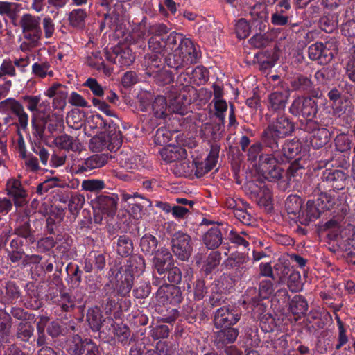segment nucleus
I'll list each match as a JSON object with an SVG mask.
<instances>
[{"label": "nucleus", "mask_w": 355, "mask_h": 355, "mask_svg": "<svg viewBox=\"0 0 355 355\" xmlns=\"http://www.w3.org/2000/svg\"><path fill=\"white\" fill-rule=\"evenodd\" d=\"M166 57V62L171 68L178 69L196 62L198 52L193 43L189 38H182L177 36L176 46Z\"/></svg>", "instance_id": "nucleus-1"}, {"label": "nucleus", "mask_w": 355, "mask_h": 355, "mask_svg": "<svg viewBox=\"0 0 355 355\" xmlns=\"http://www.w3.org/2000/svg\"><path fill=\"white\" fill-rule=\"evenodd\" d=\"M122 143L120 130L110 127L107 132H103L92 137L89 147L92 151L100 152L104 150L114 151L119 148Z\"/></svg>", "instance_id": "nucleus-2"}, {"label": "nucleus", "mask_w": 355, "mask_h": 355, "mask_svg": "<svg viewBox=\"0 0 355 355\" xmlns=\"http://www.w3.org/2000/svg\"><path fill=\"white\" fill-rule=\"evenodd\" d=\"M293 130V125L285 116H280L270 124L263 132L264 142L273 148L276 144V139L284 137L290 135Z\"/></svg>", "instance_id": "nucleus-3"}, {"label": "nucleus", "mask_w": 355, "mask_h": 355, "mask_svg": "<svg viewBox=\"0 0 355 355\" xmlns=\"http://www.w3.org/2000/svg\"><path fill=\"white\" fill-rule=\"evenodd\" d=\"M290 112L294 115H302L309 121H311L318 112L316 101L312 98L298 97L293 101L290 107ZM311 123L310 121V123Z\"/></svg>", "instance_id": "nucleus-4"}, {"label": "nucleus", "mask_w": 355, "mask_h": 355, "mask_svg": "<svg viewBox=\"0 0 355 355\" xmlns=\"http://www.w3.org/2000/svg\"><path fill=\"white\" fill-rule=\"evenodd\" d=\"M128 262L129 265L126 270L130 274V277L126 278L125 282H122V285L119 289V293L122 296H125L130 293L132 288L134 276L140 275L144 269V261L140 257H131Z\"/></svg>", "instance_id": "nucleus-5"}, {"label": "nucleus", "mask_w": 355, "mask_h": 355, "mask_svg": "<svg viewBox=\"0 0 355 355\" xmlns=\"http://www.w3.org/2000/svg\"><path fill=\"white\" fill-rule=\"evenodd\" d=\"M172 250L180 260H187L191 253L190 236L182 232H175L172 237Z\"/></svg>", "instance_id": "nucleus-6"}, {"label": "nucleus", "mask_w": 355, "mask_h": 355, "mask_svg": "<svg viewBox=\"0 0 355 355\" xmlns=\"http://www.w3.org/2000/svg\"><path fill=\"white\" fill-rule=\"evenodd\" d=\"M259 171L269 181H276L282 176L283 171L277 165V160L271 155H264L259 157Z\"/></svg>", "instance_id": "nucleus-7"}, {"label": "nucleus", "mask_w": 355, "mask_h": 355, "mask_svg": "<svg viewBox=\"0 0 355 355\" xmlns=\"http://www.w3.org/2000/svg\"><path fill=\"white\" fill-rule=\"evenodd\" d=\"M177 35L171 34L166 37L158 35H152L148 42L149 49L155 55H165L173 50L176 46Z\"/></svg>", "instance_id": "nucleus-8"}, {"label": "nucleus", "mask_w": 355, "mask_h": 355, "mask_svg": "<svg viewBox=\"0 0 355 355\" xmlns=\"http://www.w3.org/2000/svg\"><path fill=\"white\" fill-rule=\"evenodd\" d=\"M238 311L230 306L218 309L214 314V324L216 328L229 327L234 325L240 320Z\"/></svg>", "instance_id": "nucleus-9"}, {"label": "nucleus", "mask_w": 355, "mask_h": 355, "mask_svg": "<svg viewBox=\"0 0 355 355\" xmlns=\"http://www.w3.org/2000/svg\"><path fill=\"white\" fill-rule=\"evenodd\" d=\"M0 112L5 114H15L22 128H25L28 125V116L25 112L22 104L15 98H8L1 101Z\"/></svg>", "instance_id": "nucleus-10"}, {"label": "nucleus", "mask_w": 355, "mask_h": 355, "mask_svg": "<svg viewBox=\"0 0 355 355\" xmlns=\"http://www.w3.org/2000/svg\"><path fill=\"white\" fill-rule=\"evenodd\" d=\"M323 230L327 232L329 240H338L340 238L344 239L348 232H353V227L348 225L343 227V219H331L323 225Z\"/></svg>", "instance_id": "nucleus-11"}, {"label": "nucleus", "mask_w": 355, "mask_h": 355, "mask_svg": "<svg viewBox=\"0 0 355 355\" xmlns=\"http://www.w3.org/2000/svg\"><path fill=\"white\" fill-rule=\"evenodd\" d=\"M334 56V51L324 46L322 42H316L309 47V57L321 64L330 62Z\"/></svg>", "instance_id": "nucleus-12"}, {"label": "nucleus", "mask_w": 355, "mask_h": 355, "mask_svg": "<svg viewBox=\"0 0 355 355\" xmlns=\"http://www.w3.org/2000/svg\"><path fill=\"white\" fill-rule=\"evenodd\" d=\"M73 345L70 347L71 355H98V349L91 340H82L78 336L73 338Z\"/></svg>", "instance_id": "nucleus-13"}, {"label": "nucleus", "mask_w": 355, "mask_h": 355, "mask_svg": "<svg viewBox=\"0 0 355 355\" xmlns=\"http://www.w3.org/2000/svg\"><path fill=\"white\" fill-rule=\"evenodd\" d=\"M109 59L114 64L119 67H123L131 65L134 62L135 57L129 47L116 46L114 49Z\"/></svg>", "instance_id": "nucleus-14"}, {"label": "nucleus", "mask_w": 355, "mask_h": 355, "mask_svg": "<svg viewBox=\"0 0 355 355\" xmlns=\"http://www.w3.org/2000/svg\"><path fill=\"white\" fill-rule=\"evenodd\" d=\"M8 195L14 198L16 207H21L26 202V192L22 189L20 181L16 179H10L6 184Z\"/></svg>", "instance_id": "nucleus-15"}, {"label": "nucleus", "mask_w": 355, "mask_h": 355, "mask_svg": "<svg viewBox=\"0 0 355 355\" xmlns=\"http://www.w3.org/2000/svg\"><path fill=\"white\" fill-rule=\"evenodd\" d=\"M218 157V152L212 149L204 161L194 160L196 175L198 178L209 172L216 166Z\"/></svg>", "instance_id": "nucleus-16"}, {"label": "nucleus", "mask_w": 355, "mask_h": 355, "mask_svg": "<svg viewBox=\"0 0 355 355\" xmlns=\"http://www.w3.org/2000/svg\"><path fill=\"white\" fill-rule=\"evenodd\" d=\"M26 104L27 109L33 114L43 113L44 114L50 109L49 103L47 101H41V96L27 95L23 97Z\"/></svg>", "instance_id": "nucleus-17"}, {"label": "nucleus", "mask_w": 355, "mask_h": 355, "mask_svg": "<svg viewBox=\"0 0 355 355\" xmlns=\"http://www.w3.org/2000/svg\"><path fill=\"white\" fill-rule=\"evenodd\" d=\"M347 177V174L341 170H326L323 173V178L334 190H341L345 187Z\"/></svg>", "instance_id": "nucleus-18"}, {"label": "nucleus", "mask_w": 355, "mask_h": 355, "mask_svg": "<svg viewBox=\"0 0 355 355\" xmlns=\"http://www.w3.org/2000/svg\"><path fill=\"white\" fill-rule=\"evenodd\" d=\"M172 262V255L166 248H161L155 252L154 265L159 274L162 275L169 269Z\"/></svg>", "instance_id": "nucleus-19"}, {"label": "nucleus", "mask_w": 355, "mask_h": 355, "mask_svg": "<svg viewBox=\"0 0 355 355\" xmlns=\"http://www.w3.org/2000/svg\"><path fill=\"white\" fill-rule=\"evenodd\" d=\"M160 155L166 162H175L177 160L187 157V153L182 147L168 145L160 150Z\"/></svg>", "instance_id": "nucleus-20"}, {"label": "nucleus", "mask_w": 355, "mask_h": 355, "mask_svg": "<svg viewBox=\"0 0 355 355\" xmlns=\"http://www.w3.org/2000/svg\"><path fill=\"white\" fill-rule=\"evenodd\" d=\"M168 98V112L184 115L186 112V104L189 103L186 94L182 92L178 94H170Z\"/></svg>", "instance_id": "nucleus-21"}, {"label": "nucleus", "mask_w": 355, "mask_h": 355, "mask_svg": "<svg viewBox=\"0 0 355 355\" xmlns=\"http://www.w3.org/2000/svg\"><path fill=\"white\" fill-rule=\"evenodd\" d=\"M288 98L286 92H274L268 96V107L269 110L277 112L284 110Z\"/></svg>", "instance_id": "nucleus-22"}, {"label": "nucleus", "mask_w": 355, "mask_h": 355, "mask_svg": "<svg viewBox=\"0 0 355 355\" xmlns=\"http://www.w3.org/2000/svg\"><path fill=\"white\" fill-rule=\"evenodd\" d=\"M333 114L338 117L351 118L354 115V108L352 102L347 98L340 99L336 103H332Z\"/></svg>", "instance_id": "nucleus-23"}, {"label": "nucleus", "mask_w": 355, "mask_h": 355, "mask_svg": "<svg viewBox=\"0 0 355 355\" xmlns=\"http://www.w3.org/2000/svg\"><path fill=\"white\" fill-rule=\"evenodd\" d=\"M54 144L60 149L73 151L80 150L81 144L79 141L67 134L56 137L53 141Z\"/></svg>", "instance_id": "nucleus-24"}, {"label": "nucleus", "mask_w": 355, "mask_h": 355, "mask_svg": "<svg viewBox=\"0 0 355 355\" xmlns=\"http://www.w3.org/2000/svg\"><path fill=\"white\" fill-rule=\"evenodd\" d=\"M289 309L295 317V320H298L306 314L308 310V303L302 296L295 295L290 302Z\"/></svg>", "instance_id": "nucleus-25"}, {"label": "nucleus", "mask_w": 355, "mask_h": 355, "mask_svg": "<svg viewBox=\"0 0 355 355\" xmlns=\"http://www.w3.org/2000/svg\"><path fill=\"white\" fill-rule=\"evenodd\" d=\"M41 19L39 16L24 14L19 20L22 33L42 31L40 27Z\"/></svg>", "instance_id": "nucleus-26"}, {"label": "nucleus", "mask_w": 355, "mask_h": 355, "mask_svg": "<svg viewBox=\"0 0 355 355\" xmlns=\"http://www.w3.org/2000/svg\"><path fill=\"white\" fill-rule=\"evenodd\" d=\"M24 41L21 44L23 51H29L33 48L40 46L42 38V31L23 33Z\"/></svg>", "instance_id": "nucleus-27"}, {"label": "nucleus", "mask_w": 355, "mask_h": 355, "mask_svg": "<svg viewBox=\"0 0 355 355\" xmlns=\"http://www.w3.org/2000/svg\"><path fill=\"white\" fill-rule=\"evenodd\" d=\"M87 13L85 10L81 8L73 9L68 16L69 24L71 26L77 29L85 27Z\"/></svg>", "instance_id": "nucleus-28"}, {"label": "nucleus", "mask_w": 355, "mask_h": 355, "mask_svg": "<svg viewBox=\"0 0 355 355\" xmlns=\"http://www.w3.org/2000/svg\"><path fill=\"white\" fill-rule=\"evenodd\" d=\"M107 162V156L104 154L94 155L86 159L80 166V170L87 171L103 166Z\"/></svg>", "instance_id": "nucleus-29"}, {"label": "nucleus", "mask_w": 355, "mask_h": 355, "mask_svg": "<svg viewBox=\"0 0 355 355\" xmlns=\"http://www.w3.org/2000/svg\"><path fill=\"white\" fill-rule=\"evenodd\" d=\"M204 243L209 249L218 248L222 243V234L218 227L210 228L205 234Z\"/></svg>", "instance_id": "nucleus-30"}, {"label": "nucleus", "mask_w": 355, "mask_h": 355, "mask_svg": "<svg viewBox=\"0 0 355 355\" xmlns=\"http://www.w3.org/2000/svg\"><path fill=\"white\" fill-rule=\"evenodd\" d=\"M152 109L154 116L159 119H164L170 113L166 98L163 96H157L155 98Z\"/></svg>", "instance_id": "nucleus-31"}, {"label": "nucleus", "mask_w": 355, "mask_h": 355, "mask_svg": "<svg viewBox=\"0 0 355 355\" xmlns=\"http://www.w3.org/2000/svg\"><path fill=\"white\" fill-rule=\"evenodd\" d=\"M32 73L40 78H44L46 76L52 77L54 75L53 70L51 69V65L47 61L35 62L32 65Z\"/></svg>", "instance_id": "nucleus-32"}, {"label": "nucleus", "mask_w": 355, "mask_h": 355, "mask_svg": "<svg viewBox=\"0 0 355 355\" xmlns=\"http://www.w3.org/2000/svg\"><path fill=\"white\" fill-rule=\"evenodd\" d=\"M193 164L186 158L177 160L172 166V171L176 176H187L192 172Z\"/></svg>", "instance_id": "nucleus-33"}, {"label": "nucleus", "mask_w": 355, "mask_h": 355, "mask_svg": "<svg viewBox=\"0 0 355 355\" xmlns=\"http://www.w3.org/2000/svg\"><path fill=\"white\" fill-rule=\"evenodd\" d=\"M330 138L329 131L324 128H320L314 130L311 144L315 148H320L328 143Z\"/></svg>", "instance_id": "nucleus-34"}, {"label": "nucleus", "mask_w": 355, "mask_h": 355, "mask_svg": "<svg viewBox=\"0 0 355 355\" xmlns=\"http://www.w3.org/2000/svg\"><path fill=\"white\" fill-rule=\"evenodd\" d=\"M250 15L254 21L263 23L268 19V13L266 6L261 3H259L251 7Z\"/></svg>", "instance_id": "nucleus-35"}, {"label": "nucleus", "mask_w": 355, "mask_h": 355, "mask_svg": "<svg viewBox=\"0 0 355 355\" xmlns=\"http://www.w3.org/2000/svg\"><path fill=\"white\" fill-rule=\"evenodd\" d=\"M303 202L300 197L296 195L289 196L286 201V209L288 214H300Z\"/></svg>", "instance_id": "nucleus-36"}, {"label": "nucleus", "mask_w": 355, "mask_h": 355, "mask_svg": "<svg viewBox=\"0 0 355 355\" xmlns=\"http://www.w3.org/2000/svg\"><path fill=\"white\" fill-rule=\"evenodd\" d=\"M102 315L98 308L92 309L88 311L87 318L90 327L93 331H99L102 324Z\"/></svg>", "instance_id": "nucleus-37"}, {"label": "nucleus", "mask_w": 355, "mask_h": 355, "mask_svg": "<svg viewBox=\"0 0 355 355\" xmlns=\"http://www.w3.org/2000/svg\"><path fill=\"white\" fill-rule=\"evenodd\" d=\"M157 240L151 234H145L140 241L141 250L146 254H153L157 248Z\"/></svg>", "instance_id": "nucleus-38"}, {"label": "nucleus", "mask_w": 355, "mask_h": 355, "mask_svg": "<svg viewBox=\"0 0 355 355\" xmlns=\"http://www.w3.org/2000/svg\"><path fill=\"white\" fill-rule=\"evenodd\" d=\"M98 202L103 214L113 215L115 213L116 210V203L113 198L103 196L98 198Z\"/></svg>", "instance_id": "nucleus-39"}, {"label": "nucleus", "mask_w": 355, "mask_h": 355, "mask_svg": "<svg viewBox=\"0 0 355 355\" xmlns=\"http://www.w3.org/2000/svg\"><path fill=\"white\" fill-rule=\"evenodd\" d=\"M132 250V243L126 236H121L118 239L117 252L122 257L128 256Z\"/></svg>", "instance_id": "nucleus-40"}, {"label": "nucleus", "mask_w": 355, "mask_h": 355, "mask_svg": "<svg viewBox=\"0 0 355 355\" xmlns=\"http://www.w3.org/2000/svg\"><path fill=\"white\" fill-rule=\"evenodd\" d=\"M287 284L291 292L296 293L302 291L303 284L300 273L298 271H293L288 277Z\"/></svg>", "instance_id": "nucleus-41"}, {"label": "nucleus", "mask_w": 355, "mask_h": 355, "mask_svg": "<svg viewBox=\"0 0 355 355\" xmlns=\"http://www.w3.org/2000/svg\"><path fill=\"white\" fill-rule=\"evenodd\" d=\"M239 335V331L236 328H227L218 332V337L224 344L234 343Z\"/></svg>", "instance_id": "nucleus-42"}, {"label": "nucleus", "mask_w": 355, "mask_h": 355, "mask_svg": "<svg viewBox=\"0 0 355 355\" xmlns=\"http://www.w3.org/2000/svg\"><path fill=\"white\" fill-rule=\"evenodd\" d=\"M335 146L337 150L346 152L351 148L352 140L349 135L346 134H340L335 139Z\"/></svg>", "instance_id": "nucleus-43"}, {"label": "nucleus", "mask_w": 355, "mask_h": 355, "mask_svg": "<svg viewBox=\"0 0 355 355\" xmlns=\"http://www.w3.org/2000/svg\"><path fill=\"white\" fill-rule=\"evenodd\" d=\"M172 137V134L170 130L165 128H159L157 130L154 141L157 145L163 146L167 144Z\"/></svg>", "instance_id": "nucleus-44"}, {"label": "nucleus", "mask_w": 355, "mask_h": 355, "mask_svg": "<svg viewBox=\"0 0 355 355\" xmlns=\"http://www.w3.org/2000/svg\"><path fill=\"white\" fill-rule=\"evenodd\" d=\"M0 72L2 78L5 76L9 77H15L17 76L15 64L10 58L3 60L0 65Z\"/></svg>", "instance_id": "nucleus-45"}, {"label": "nucleus", "mask_w": 355, "mask_h": 355, "mask_svg": "<svg viewBox=\"0 0 355 355\" xmlns=\"http://www.w3.org/2000/svg\"><path fill=\"white\" fill-rule=\"evenodd\" d=\"M235 32L239 39H245L250 35V27L245 19H240L235 26Z\"/></svg>", "instance_id": "nucleus-46"}, {"label": "nucleus", "mask_w": 355, "mask_h": 355, "mask_svg": "<svg viewBox=\"0 0 355 355\" xmlns=\"http://www.w3.org/2000/svg\"><path fill=\"white\" fill-rule=\"evenodd\" d=\"M105 125V121L100 114H93L90 116L85 123V128L91 130L102 128Z\"/></svg>", "instance_id": "nucleus-47"}, {"label": "nucleus", "mask_w": 355, "mask_h": 355, "mask_svg": "<svg viewBox=\"0 0 355 355\" xmlns=\"http://www.w3.org/2000/svg\"><path fill=\"white\" fill-rule=\"evenodd\" d=\"M220 261V255L217 252H211L207 258L204 266L205 270L207 273L210 272L217 266L219 265Z\"/></svg>", "instance_id": "nucleus-48"}, {"label": "nucleus", "mask_w": 355, "mask_h": 355, "mask_svg": "<svg viewBox=\"0 0 355 355\" xmlns=\"http://www.w3.org/2000/svg\"><path fill=\"white\" fill-rule=\"evenodd\" d=\"M105 187L103 181L99 180H87L82 182V188L85 191H96Z\"/></svg>", "instance_id": "nucleus-49"}, {"label": "nucleus", "mask_w": 355, "mask_h": 355, "mask_svg": "<svg viewBox=\"0 0 355 355\" xmlns=\"http://www.w3.org/2000/svg\"><path fill=\"white\" fill-rule=\"evenodd\" d=\"M64 94H67V92L64 90L63 85L58 83H53L44 92V94L50 98L59 96Z\"/></svg>", "instance_id": "nucleus-50"}, {"label": "nucleus", "mask_w": 355, "mask_h": 355, "mask_svg": "<svg viewBox=\"0 0 355 355\" xmlns=\"http://www.w3.org/2000/svg\"><path fill=\"white\" fill-rule=\"evenodd\" d=\"M154 76L159 85L170 84L173 80L171 72L167 70H159Z\"/></svg>", "instance_id": "nucleus-51"}, {"label": "nucleus", "mask_w": 355, "mask_h": 355, "mask_svg": "<svg viewBox=\"0 0 355 355\" xmlns=\"http://www.w3.org/2000/svg\"><path fill=\"white\" fill-rule=\"evenodd\" d=\"M162 55H154L150 56L148 62V70L150 72L151 75L156 74L159 71V67L162 65Z\"/></svg>", "instance_id": "nucleus-52"}, {"label": "nucleus", "mask_w": 355, "mask_h": 355, "mask_svg": "<svg viewBox=\"0 0 355 355\" xmlns=\"http://www.w3.org/2000/svg\"><path fill=\"white\" fill-rule=\"evenodd\" d=\"M83 85L89 87L95 96H102L104 94L102 86L94 78H88Z\"/></svg>", "instance_id": "nucleus-53"}, {"label": "nucleus", "mask_w": 355, "mask_h": 355, "mask_svg": "<svg viewBox=\"0 0 355 355\" xmlns=\"http://www.w3.org/2000/svg\"><path fill=\"white\" fill-rule=\"evenodd\" d=\"M283 9H277L271 16V22L275 26H284L288 21V17L284 15Z\"/></svg>", "instance_id": "nucleus-54"}, {"label": "nucleus", "mask_w": 355, "mask_h": 355, "mask_svg": "<svg viewBox=\"0 0 355 355\" xmlns=\"http://www.w3.org/2000/svg\"><path fill=\"white\" fill-rule=\"evenodd\" d=\"M169 334V329L167 325H159L150 331V336L154 340L167 338Z\"/></svg>", "instance_id": "nucleus-55"}, {"label": "nucleus", "mask_w": 355, "mask_h": 355, "mask_svg": "<svg viewBox=\"0 0 355 355\" xmlns=\"http://www.w3.org/2000/svg\"><path fill=\"white\" fill-rule=\"evenodd\" d=\"M83 118L84 112L78 109L72 110L67 115V123H73L78 125H81Z\"/></svg>", "instance_id": "nucleus-56"}, {"label": "nucleus", "mask_w": 355, "mask_h": 355, "mask_svg": "<svg viewBox=\"0 0 355 355\" xmlns=\"http://www.w3.org/2000/svg\"><path fill=\"white\" fill-rule=\"evenodd\" d=\"M21 157L24 159V163L26 167L31 171H35L39 168V162L37 158L34 157L33 155H26V153H21Z\"/></svg>", "instance_id": "nucleus-57"}, {"label": "nucleus", "mask_w": 355, "mask_h": 355, "mask_svg": "<svg viewBox=\"0 0 355 355\" xmlns=\"http://www.w3.org/2000/svg\"><path fill=\"white\" fill-rule=\"evenodd\" d=\"M320 26L321 29L327 33H331L336 26V22L328 16H324L320 19Z\"/></svg>", "instance_id": "nucleus-58"}, {"label": "nucleus", "mask_w": 355, "mask_h": 355, "mask_svg": "<svg viewBox=\"0 0 355 355\" xmlns=\"http://www.w3.org/2000/svg\"><path fill=\"white\" fill-rule=\"evenodd\" d=\"M33 328L28 324H21L18 328L17 336L22 340H28L33 335Z\"/></svg>", "instance_id": "nucleus-59"}, {"label": "nucleus", "mask_w": 355, "mask_h": 355, "mask_svg": "<svg viewBox=\"0 0 355 355\" xmlns=\"http://www.w3.org/2000/svg\"><path fill=\"white\" fill-rule=\"evenodd\" d=\"M284 150L286 156L293 157L300 151V144L298 141H290L285 144Z\"/></svg>", "instance_id": "nucleus-60"}, {"label": "nucleus", "mask_w": 355, "mask_h": 355, "mask_svg": "<svg viewBox=\"0 0 355 355\" xmlns=\"http://www.w3.org/2000/svg\"><path fill=\"white\" fill-rule=\"evenodd\" d=\"M175 290H176V288L173 286L164 284L159 288L157 292V297L159 298V302L164 304L168 300V293H172V291Z\"/></svg>", "instance_id": "nucleus-61"}, {"label": "nucleus", "mask_w": 355, "mask_h": 355, "mask_svg": "<svg viewBox=\"0 0 355 355\" xmlns=\"http://www.w3.org/2000/svg\"><path fill=\"white\" fill-rule=\"evenodd\" d=\"M273 284L271 281H262L259 286V295L263 298L266 299L273 293Z\"/></svg>", "instance_id": "nucleus-62"}, {"label": "nucleus", "mask_w": 355, "mask_h": 355, "mask_svg": "<svg viewBox=\"0 0 355 355\" xmlns=\"http://www.w3.org/2000/svg\"><path fill=\"white\" fill-rule=\"evenodd\" d=\"M69 102L71 105L76 107H88V102L77 92H73L69 97Z\"/></svg>", "instance_id": "nucleus-63"}, {"label": "nucleus", "mask_w": 355, "mask_h": 355, "mask_svg": "<svg viewBox=\"0 0 355 355\" xmlns=\"http://www.w3.org/2000/svg\"><path fill=\"white\" fill-rule=\"evenodd\" d=\"M343 248L348 255L355 256V233L343 241Z\"/></svg>", "instance_id": "nucleus-64"}]
</instances>
